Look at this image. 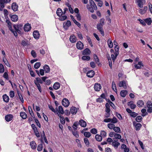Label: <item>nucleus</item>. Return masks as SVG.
<instances>
[{"instance_id":"nucleus-1","label":"nucleus","mask_w":152,"mask_h":152,"mask_svg":"<svg viewBox=\"0 0 152 152\" xmlns=\"http://www.w3.org/2000/svg\"><path fill=\"white\" fill-rule=\"evenodd\" d=\"M90 6L87 5V8L91 13L94 12V10H97V7L96 4L92 0H89Z\"/></svg>"},{"instance_id":"nucleus-2","label":"nucleus","mask_w":152,"mask_h":152,"mask_svg":"<svg viewBox=\"0 0 152 152\" xmlns=\"http://www.w3.org/2000/svg\"><path fill=\"white\" fill-rule=\"evenodd\" d=\"M71 25V22L69 20H67L66 22L63 23V27L66 30H67L69 27Z\"/></svg>"},{"instance_id":"nucleus-3","label":"nucleus","mask_w":152,"mask_h":152,"mask_svg":"<svg viewBox=\"0 0 152 152\" xmlns=\"http://www.w3.org/2000/svg\"><path fill=\"white\" fill-rule=\"evenodd\" d=\"M76 46L77 48L79 50H81L84 48L83 44L80 41L77 43Z\"/></svg>"},{"instance_id":"nucleus-4","label":"nucleus","mask_w":152,"mask_h":152,"mask_svg":"<svg viewBox=\"0 0 152 152\" xmlns=\"http://www.w3.org/2000/svg\"><path fill=\"white\" fill-rule=\"evenodd\" d=\"M62 104L65 107H67L69 104V102L68 99L66 98L64 99L62 101Z\"/></svg>"},{"instance_id":"nucleus-5","label":"nucleus","mask_w":152,"mask_h":152,"mask_svg":"<svg viewBox=\"0 0 152 152\" xmlns=\"http://www.w3.org/2000/svg\"><path fill=\"white\" fill-rule=\"evenodd\" d=\"M13 117V115L12 114H8L5 116V118L6 121L8 122L11 121Z\"/></svg>"},{"instance_id":"nucleus-6","label":"nucleus","mask_w":152,"mask_h":152,"mask_svg":"<svg viewBox=\"0 0 152 152\" xmlns=\"http://www.w3.org/2000/svg\"><path fill=\"white\" fill-rule=\"evenodd\" d=\"M102 87L100 84L96 83L94 86V89L95 91H99L101 88Z\"/></svg>"},{"instance_id":"nucleus-7","label":"nucleus","mask_w":152,"mask_h":152,"mask_svg":"<svg viewBox=\"0 0 152 152\" xmlns=\"http://www.w3.org/2000/svg\"><path fill=\"white\" fill-rule=\"evenodd\" d=\"M119 86L120 87H123L124 89H126L127 88L126 83L125 81H123L120 82Z\"/></svg>"},{"instance_id":"nucleus-8","label":"nucleus","mask_w":152,"mask_h":152,"mask_svg":"<svg viewBox=\"0 0 152 152\" xmlns=\"http://www.w3.org/2000/svg\"><path fill=\"white\" fill-rule=\"evenodd\" d=\"M31 28L30 24L28 23L26 24L24 27V29L25 31H28L30 30Z\"/></svg>"},{"instance_id":"nucleus-9","label":"nucleus","mask_w":152,"mask_h":152,"mask_svg":"<svg viewBox=\"0 0 152 152\" xmlns=\"http://www.w3.org/2000/svg\"><path fill=\"white\" fill-rule=\"evenodd\" d=\"M128 105L129 106H130L131 109H134L136 107V105L135 104H134V102L132 101H130L128 103Z\"/></svg>"},{"instance_id":"nucleus-10","label":"nucleus","mask_w":152,"mask_h":152,"mask_svg":"<svg viewBox=\"0 0 152 152\" xmlns=\"http://www.w3.org/2000/svg\"><path fill=\"white\" fill-rule=\"evenodd\" d=\"M22 26V24L15 25L14 26V27L15 30H16L17 32H19V31H20L19 29H21Z\"/></svg>"},{"instance_id":"nucleus-11","label":"nucleus","mask_w":152,"mask_h":152,"mask_svg":"<svg viewBox=\"0 0 152 152\" xmlns=\"http://www.w3.org/2000/svg\"><path fill=\"white\" fill-rule=\"evenodd\" d=\"M78 123L80 126L83 127H86L87 125L86 121L83 119L80 120Z\"/></svg>"},{"instance_id":"nucleus-12","label":"nucleus","mask_w":152,"mask_h":152,"mask_svg":"<svg viewBox=\"0 0 152 152\" xmlns=\"http://www.w3.org/2000/svg\"><path fill=\"white\" fill-rule=\"evenodd\" d=\"M5 3V0H0V11H2L4 7V4Z\"/></svg>"},{"instance_id":"nucleus-13","label":"nucleus","mask_w":152,"mask_h":152,"mask_svg":"<svg viewBox=\"0 0 152 152\" xmlns=\"http://www.w3.org/2000/svg\"><path fill=\"white\" fill-rule=\"evenodd\" d=\"M77 39L75 36L74 35L70 36L69 40L72 43H75Z\"/></svg>"},{"instance_id":"nucleus-14","label":"nucleus","mask_w":152,"mask_h":152,"mask_svg":"<svg viewBox=\"0 0 152 152\" xmlns=\"http://www.w3.org/2000/svg\"><path fill=\"white\" fill-rule=\"evenodd\" d=\"M18 6L15 3H13L11 6L12 10L14 11H16L18 10Z\"/></svg>"},{"instance_id":"nucleus-15","label":"nucleus","mask_w":152,"mask_h":152,"mask_svg":"<svg viewBox=\"0 0 152 152\" xmlns=\"http://www.w3.org/2000/svg\"><path fill=\"white\" fill-rule=\"evenodd\" d=\"M33 35L34 38L36 39H38L39 38V34L38 31H34L33 33Z\"/></svg>"},{"instance_id":"nucleus-16","label":"nucleus","mask_w":152,"mask_h":152,"mask_svg":"<svg viewBox=\"0 0 152 152\" xmlns=\"http://www.w3.org/2000/svg\"><path fill=\"white\" fill-rule=\"evenodd\" d=\"M94 72L93 70L88 71L87 73V76L89 77H92L94 75Z\"/></svg>"},{"instance_id":"nucleus-17","label":"nucleus","mask_w":152,"mask_h":152,"mask_svg":"<svg viewBox=\"0 0 152 152\" xmlns=\"http://www.w3.org/2000/svg\"><path fill=\"white\" fill-rule=\"evenodd\" d=\"M70 112L72 114H75L77 112V109L76 107H72L71 108Z\"/></svg>"},{"instance_id":"nucleus-18","label":"nucleus","mask_w":152,"mask_h":152,"mask_svg":"<svg viewBox=\"0 0 152 152\" xmlns=\"http://www.w3.org/2000/svg\"><path fill=\"white\" fill-rule=\"evenodd\" d=\"M120 145V143L118 142L117 140H114L112 142V145L116 149Z\"/></svg>"},{"instance_id":"nucleus-19","label":"nucleus","mask_w":152,"mask_h":152,"mask_svg":"<svg viewBox=\"0 0 152 152\" xmlns=\"http://www.w3.org/2000/svg\"><path fill=\"white\" fill-rule=\"evenodd\" d=\"M128 91L126 90H123L121 91L120 95L121 97H125L127 94Z\"/></svg>"},{"instance_id":"nucleus-20","label":"nucleus","mask_w":152,"mask_h":152,"mask_svg":"<svg viewBox=\"0 0 152 152\" xmlns=\"http://www.w3.org/2000/svg\"><path fill=\"white\" fill-rule=\"evenodd\" d=\"M30 145L31 148L33 149H35L37 147V144L36 142L34 141H31L30 142Z\"/></svg>"},{"instance_id":"nucleus-21","label":"nucleus","mask_w":152,"mask_h":152,"mask_svg":"<svg viewBox=\"0 0 152 152\" xmlns=\"http://www.w3.org/2000/svg\"><path fill=\"white\" fill-rule=\"evenodd\" d=\"M91 52L89 49L88 48H86L84 49L83 51V55H88L90 54Z\"/></svg>"},{"instance_id":"nucleus-22","label":"nucleus","mask_w":152,"mask_h":152,"mask_svg":"<svg viewBox=\"0 0 152 152\" xmlns=\"http://www.w3.org/2000/svg\"><path fill=\"white\" fill-rule=\"evenodd\" d=\"M142 1H143V0H136V2L138 3V6L140 8L143 7V4Z\"/></svg>"},{"instance_id":"nucleus-23","label":"nucleus","mask_w":152,"mask_h":152,"mask_svg":"<svg viewBox=\"0 0 152 152\" xmlns=\"http://www.w3.org/2000/svg\"><path fill=\"white\" fill-rule=\"evenodd\" d=\"M20 116L23 119H25L27 118V115L26 113L23 112H21L20 113Z\"/></svg>"},{"instance_id":"nucleus-24","label":"nucleus","mask_w":152,"mask_h":152,"mask_svg":"<svg viewBox=\"0 0 152 152\" xmlns=\"http://www.w3.org/2000/svg\"><path fill=\"white\" fill-rule=\"evenodd\" d=\"M43 69L45 73H48L50 72V68L49 66L47 65H45L44 66Z\"/></svg>"},{"instance_id":"nucleus-25","label":"nucleus","mask_w":152,"mask_h":152,"mask_svg":"<svg viewBox=\"0 0 152 152\" xmlns=\"http://www.w3.org/2000/svg\"><path fill=\"white\" fill-rule=\"evenodd\" d=\"M95 138L96 140L98 142H101L102 139V136L98 134L95 135Z\"/></svg>"},{"instance_id":"nucleus-26","label":"nucleus","mask_w":152,"mask_h":152,"mask_svg":"<svg viewBox=\"0 0 152 152\" xmlns=\"http://www.w3.org/2000/svg\"><path fill=\"white\" fill-rule=\"evenodd\" d=\"M56 13L58 16H61L63 14V12L62 10L61 9L59 8L57 10Z\"/></svg>"},{"instance_id":"nucleus-27","label":"nucleus","mask_w":152,"mask_h":152,"mask_svg":"<svg viewBox=\"0 0 152 152\" xmlns=\"http://www.w3.org/2000/svg\"><path fill=\"white\" fill-rule=\"evenodd\" d=\"M3 98L4 101L6 102H8L9 101V97L6 94H4L3 95Z\"/></svg>"},{"instance_id":"nucleus-28","label":"nucleus","mask_w":152,"mask_h":152,"mask_svg":"<svg viewBox=\"0 0 152 152\" xmlns=\"http://www.w3.org/2000/svg\"><path fill=\"white\" fill-rule=\"evenodd\" d=\"M11 20L15 22L17 21L18 20V16L16 15H12L11 17Z\"/></svg>"},{"instance_id":"nucleus-29","label":"nucleus","mask_w":152,"mask_h":152,"mask_svg":"<svg viewBox=\"0 0 152 152\" xmlns=\"http://www.w3.org/2000/svg\"><path fill=\"white\" fill-rule=\"evenodd\" d=\"M143 66V64L141 61H139L138 62V64L134 65V67L137 69H140L141 68V66Z\"/></svg>"},{"instance_id":"nucleus-30","label":"nucleus","mask_w":152,"mask_h":152,"mask_svg":"<svg viewBox=\"0 0 152 152\" xmlns=\"http://www.w3.org/2000/svg\"><path fill=\"white\" fill-rule=\"evenodd\" d=\"M60 87V85L59 83L58 82L55 83L53 85V88L57 90Z\"/></svg>"},{"instance_id":"nucleus-31","label":"nucleus","mask_w":152,"mask_h":152,"mask_svg":"<svg viewBox=\"0 0 152 152\" xmlns=\"http://www.w3.org/2000/svg\"><path fill=\"white\" fill-rule=\"evenodd\" d=\"M70 17L74 21V23L76 24L78 27H80V24L78 22H77L74 18L73 16L72 15H71Z\"/></svg>"},{"instance_id":"nucleus-32","label":"nucleus","mask_w":152,"mask_h":152,"mask_svg":"<svg viewBox=\"0 0 152 152\" xmlns=\"http://www.w3.org/2000/svg\"><path fill=\"white\" fill-rule=\"evenodd\" d=\"M107 44L109 48H112L113 47V43L110 38L108 39Z\"/></svg>"},{"instance_id":"nucleus-33","label":"nucleus","mask_w":152,"mask_h":152,"mask_svg":"<svg viewBox=\"0 0 152 152\" xmlns=\"http://www.w3.org/2000/svg\"><path fill=\"white\" fill-rule=\"evenodd\" d=\"M137 105L138 107H141L144 105V102L142 100L138 101L137 102Z\"/></svg>"},{"instance_id":"nucleus-34","label":"nucleus","mask_w":152,"mask_h":152,"mask_svg":"<svg viewBox=\"0 0 152 152\" xmlns=\"http://www.w3.org/2000/svg\"><path fill=\"white\" fill-rule=\"evenodd\" d=\"M145 23H146L148 25L151 24L152 20L151 18H148L145 20Z\"/></svg>"},{"instance_id":"nucleus-35","label":"nucleus","mask_w":152,"mask_h":152,"mask_svg":"<svg viewBox=\"0 0 152 152\" xmlns=\"http://www.w3.org/2000/svg\"><path fill=\"white\" fill-rule=\"evenodd\" d=\"M112 87L113 89L116 92L117 91V89L116 88V84L113 81L112 83Z\"/></svg>"},{"instance_id":"nucleus-36","label":"nucleus","mask_w":152,"mask_h":152,"mask_svg":"<svg viewBox=\"0 0 152 152\" xmlns=\"http://www.w3.org/2000/svg\"><path fill=\"white\" fill-rule=\"evenodd\" d=\"M113 130L116 132L121 133V130L120 128L118 127H115V126Z\"/></svg>"},{"instance_id":"nucleus-37","label":"nucleus","mask_w":152,"mask_h":152,"mask_svg":"<svg viewBox=\"0 0 152 152\" xmlns=\"http://www.w3.org/2000/svg\"><path fill=\"white\" fill-rule=\"evenodd\" d=\"M142 113V115L144 117L145 116L148 115V113L146 112V110L145 109H142L141 111Z\"/></svg>"},{"instance_id":"nucleus-38","label":"nucleus","mask_w":152,"mask_h":152,"mask_svg":"<svg viewBox=\"0 0 152 152\" xmlns=\"http://www.w3.org/2000/svg\"><path fill=\"white\" fill-rule=\"evenodd\" d=\"M142 126V125L140 123H137L135 126L136 130H139Z\"/></svg>"},{"instance_id":"nucleus-39","label":"nucleus","mask_w":152,"mask_h":152,"mask_svg":"<svg viewBox=\"0 0 152 152\" xmlns=\"http://www.w3.org/2000/svg\"><path fill=\"white\" fill-rule=\"evenodd\" d=\"M119 47L118 45H116L115 48V52H114V54H116L117 55H118L119 54L118 50H119Z\"/></svg>"},{"instance_id":"nucleus-40","label":"nucleus","mask_w":152,"mask_h":152,"mask_svg":"<svg viewBox=\"0 0 152 152\" xmlns=\"http://www.w3.org/2000/svg\"><path fill=\"white\" fill-rule=\"evenodd\" d=\"M115 126V125L113 123H109L108 124H107V127H108L110 129H113L114 128V127Z\"/></svg>"},{"instance_id":"nucleus-41","label":"nucleus","mask_w":152,"mask_h":152,"mask_svg":"<svg viewBox=\"0 0 152 152\" xmlns=\"http://www.w3.org/2000/svg\"><path fill=\"white\" fill-rule=\"evenodd\" d=\"M59 113L61 114H63L64 113V111L62 107L61 106H60L58 107Z\"/></svg>"},{"instance_id":"nucleus-42","label":"nucleus","mask_w":152,"mask_h":152,"mask_svg":"<svg viewBox=\"0 0 152 152\" xmlns=\"http://www.w3.org/2000/svg\"><path fill=\"white\" fill-rule=\"evenodd\" d=\"M18 94V96L19 97V98L21 101V102L23 103L24 102V100L23 98V97L21 95V94H20V92L18 91L17 92Z\"/></svg>"},{"instance_id":"nucleus-43","label":"nucleus","mask_w":152,"mask_h":152,"mask_svg":"<svg viewBox=\"0 0 152 152\" xmlns=\"http://www.w3.org/2000/svg\"><path fill=\"white\" fill-rule=\"evenodd\" d=\"M82 59L83 60L89 61L90 59V57L88 56H83L82 57Z\"/></svg>"},{"instance_id":"nucleus-44","label":"nucleus","mask_w":152,"mask_h":152,"mask_svg":"<svg viewBox=\"0 0 152 152\" xmlns=\"http://www.w3.org/2000/svg\"><path fill=\"white\" fill-rule=\"evenodd\" d=\"M79 123L77 121V122H75L73 124V128L75 130L77 129V126H78L79 125Z\"/></svg>"},{"instance_id":"nucleus-45","label":"nucleus","mask_w":152,"mask_h":152,"mask_svg":"<svg viewBox=\"0 0 152 152\" xmlns=\"http://www.w3.org/2000/svg\"><path fill=\"white\" fill-rule=\"evenodd\" d=\"M36 81H35L34 82L37 83H40L42 84L43 83V82L42 80H41L39 77H36Z\"/></svg>"},{"instance_id":"nucleus-46","label":"nucleus","mask_w":152,"mask_h":152,"mask_svg":"<svg viewBox=\"0 0 152 152\" xmlns=\"http://www.w3.org/2000/svg\"><path fill=\"white\" fill-rule=\"evenodd\" d=\"M115 139H120L121 138V136L119 134L115 133Z\"/></svg>"},{"instance_id":"nucleus-47","label":"nucleus","mask_w":152,"mask_h":152,"mask_svg":"<svg viewBox=\"0 0 152 152\" xmlns=\"http://www.w3.org/2000/svg\"><path fill=\"white\" fill-rule=\"evenodd\" d=\"M111 123L113 124H115L117 122L118 120L115 117H113V118H111Z\"/></svg>"},{"instance_id":"nucleus-48","label":"nucleus","mask_w":152,"mask_h":152,"mask_svg":"<svg viewBox=\"0 0 152 152\" xmlns=\"http://www.w3.org/2000/svg\"><path fill=\"white\" fill-rule=\"evenodd\" d=\"M40 65L41 64L40 62H37L34 64V67L35 69H38L40 67Z\"/></svg>"},{"instance_id":"nucleus-49","label":"nucleus","mask_w":152,"mask_h":152,"mask_svg":"<svg viewBox=\"0 0 152 152\" xmlns=\"http://www.w3.org/2000/svg\"><path fill=\"white\" fill-rule=\"evenodd\" d=\"M94 60L96 63L98 64L99 62V60L97 55L96 54L94 55Z\"/></svg>"},{"instance_id":"nucleus-50","label":"nucleus","mask_w":152,"mask_h":152,"mask_svg":"<svg viewBox=\"0 0 152 152\" xmlns=\"http://www.w3.org/2000/svg\"><path fill=\"white\" fill-rule=\"evenodd\" d=\"M67 18V16L66 15H63L60 17L59 18V20L61 21H64Z\"/></svg>"},{"instance_id":"nucleus-51","label":"nucleus","mask_w":152,"mask_h":152,"mask_svg":"<svg viewBox=\"0 0 152 152\" xmlns=\"http://www.w3.org/2000/svg\"><path fill=\"white\" fill-rule=\"evenodd\" d=\"M43 146L42 144L39 145L38 146L37 150L38 151H40L42 150Z\"/></svg>"},{"instance_id":"nucleus-52","label":"nucleus","mask_w":152,"mask_h":152,"mask_svg":"<svg viewBox=\"0 0 152 152\" xmlns=\"http://www.w3.org/2000/svg\"><path fill=\"white\" fill-rule=\"evenodd\" d=\"M142 119V117L140 115L137 116L136 118V121L138 122H140Z\"/></svg>"},{"instance_id":"nucleus-53","label":"nucleus","mask_w":152,"mask_h":152,"mask_svg":"<svg viewBox=\"0 0 152 152\" xmlns=\"http://www.w3.org/2000/svg\"><path fill=\"white\" fill-rule=\"evenodd\" d=\"M4 71V68L3 65L0 64V73H3Z\"/></svg>"},{"instance_id":"nucleus-54","label":"nucleus","mask_w":152,"mask_h":152,"mask_svg":"<svg viewBox=\"0 0 152 152\" xmlns=\"http://www.w3.org/2000/svg\"><path fill=\"white\" fill-rule=\"evenodd\" d=\"M28 110L29 112L31 115L32 117H33V115L34 116V114H33V112L32 111V110L31 108V107L30 106H29L28 107Z\"/></svg>"},{"instance_id":"nucleus-55","label":"nucleus","mask_w":152,"mask_h":152,"mask_svg":"<svg viewBox=\"0 0 152 152\" xmlns=\"http://www.w3.org/2000/svg\"><path fill=\"white\" fill-rule=\"evenodd\" d=\"M147 106L148 108H152V102L150 101H148L147 103Z\"/></svg>"},{"instance_id":"nucleus-56","label":"nucleus","mask_w":152,"mask_h":152,"mask_svg":"<svg viewBox=\"0 0 152 152\" xmlns=\"http://www.w3.org/2000/svg\"><path fill=\"white\" fill-rule=\"evenodd\" d=\"M100 134L103 136V137H105L107 135L106 132L104 131H101Z\"/></svg>"},{"instance_id":"nucleus-57","label":"nucleus","mask_w":152,"mask_h":152,"mask_svg":"<svg viewBox=\"0 0 152 152\" xmlns=\"http://www.w3.org/2000/svg\"><path fill=\"white\" fill-rule=\"evenodd\" d=\"M91 132L93 134H96L97 133V131L96 129L93 128L91 130Z\"/></svg>"},{"instance_id":"nucleus-58","label":"nucleus","mask_w":152,"mask_h":152,"mask_svg":"<svg viewBox=\"0 0 152 152\" xmlns=\"http://www.w3.org/2000/svg\"><path fill=\"white\" fill-rule=\"evenodd\" d=\"M35 84L37 86L38 90H39L40 92H41V87L39 83H37L34 82Z\"/></svg>"},{"instance_id":"nucleus-59","label":"nucleus","mask_w":152,"mask_h":152,"mask_svg":"<svg viewBox=\"0 0 152 152\" xmlns=\"http://www.w3.org/2000/svg\"><path fill=\"white\" fill-rule=\"evenodd\" d=\"M84 136L87 137H89L91 136V133L89 132H85L84 133Z\"/></svg>"},{"instance_id":"nucleus-60","label":"nucleus","mask_w":152,"mask_h":152,"mask_svg":"<svg viewBox=\"0 0 152 152\" xmlns=\"http://www.w3.org/2000/svg\"><path fill=\"white\" fill-rule=\"evenodd\" d=\"M114 54H112L111 55V58L112 59V60L113 61H114L115 59L116 58L117 56L118 55H116V54H114Z\"/></svg>"},{"instance_id":"nucleus-61","label":"nucleus","mask_w":152,"mask_h":152,"mask_svg":"<svg viewBox=\"0 0 152 152\" xmlns=\"http://www.w3.org/2000/svg\"><path fill=\"white\" fill-rule=\"evenodd\" d=\"M31 54L34 58H36L37 57V54L34 50L31 51Z\"/></svg>"},{"instance_id":"nucleus-62","label":"nucleus","mask_w":152,"mask_h":152,"mask_svg":"<svg viewBox=\"0 0 152 152\" xmlns=\"http://www.w3.org/2000/svg\"><path fill=\"white\" fill-rule=\"evenodd\" d=\"M103 25L101 23H98L97 25V28L98 30L102 28Z\"/></svg>"},{"instance_id":"nucleus-63","label":"nucleus","mask_w":152,"mask_h":152,"mask_svg":"<svg viewBox=\"0 0 152 152\" xmlns=\"http://www.w3.org/2000/svg\"><path fill=\"white\" fill-rule=\"evenodd\" d=\"M10 97L13 98L15 96L14 92L13 91H11L10 92Z\"/></svg>"},{"instance_id":"nucleus-64","label":"nucleus","mask_w":152,"mask_h":152,"mask_svg":"<svg viewBox=\"0 0 152 152\" xmlns=\"http://www.w3.org/2000/svg\"><path fill=\"white\" fill-rule=\"evenodd\" d=\"M3 61L4 62V63L8 67H10V65L9 64V63H8V61L6 60H4L3 58Z\"/></svg>"}]
</instances>
